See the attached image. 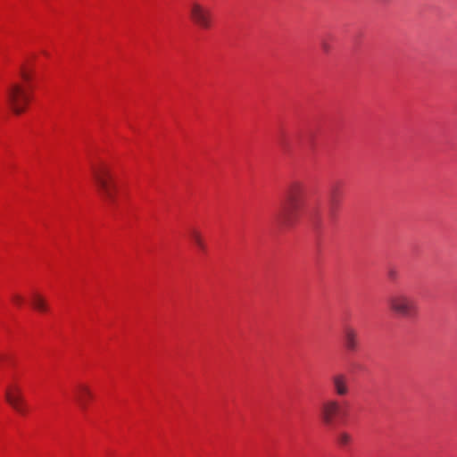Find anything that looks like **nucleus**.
<instances>
[{
  "label": "nucleus",
  "mask_w": 457,
  "mask_h": 457,
  "mask_svg": "<svg viewBox=\"0 0 457 457\" xmlns=\"http://www.w3.org/2000/svg\"><path fill=\"white\" fill-rule=\"evenodd\" d=\"M92 177L99 195L107 204L116 201L117 185L111 167L104 162L92 167Z\"/></svg>",
  "instance_id": "obj_1"
},
{
  "label": "nucleus",
  "mask_w": 457,
  "mask_h": 457,
  "mask_svg": "<svg viewBox=\"0 0 457 457\" xmlns=\"http://www.w3.org/2000/svg\"><path fill=\"white\" fill-rule=\"evenodd\" d=\"M303 186L298 182L289 185L279 219L285 226H291L296 220L303 204Z\"/></svg>",
  "instance_id": "obj_2"
},
{
  "label": "nucleus",
  "mask_w": 457,
  "mask_h": 457,
  "mask_svg": "<svg viewBox=\"0 0 457 457\" xmlns=\"http://www.w3.org/2000/svg\"><path fill=\"white\" fill-rule=\"evenodd\" d=\"M389 310L403 318L411 319L418 315L419 307L416 301L407 293L397 292L387 299Z\"/></svg>",
  "instance_id": "obj_3"
},
{
  "label": "nucleus",
  "mask_w": 457,
  "mask_h": 457,
  "mask_svg": "<svg viewBox=\"0 0 457 457\" xmlns=\"http://www.w3.org/2000/svg\"><path fill=\"white\" fill-rule=\"evenodd\" d=\"M6 104L13 113L19 115L25 112L30 96L26 88L20 83H11L5 91Z\"/></svg>",
  "instance_id": "obj_4"
},
{
  "label": "nucleus",
  "mask_w": 457,
  "mask_h": 457,
  "mask_svg": "<svg viewBox=\"0 0 457 457\" xmlns=\"http://www.w3.org/2000/svg\"><path fill=\"white\" fill-rule=\"evenodd\" d=\"M342 403L336 398H328L322 402L320 407V417L326 426H332L336 420L345 415Z\"/></svg>",
  "instance_id": "obj_5"
},
{
  "label": "nucleus",
  "mask_w": 457,
  "mask_h": 457,
  "mask_svg": "<svg viewBox=\"0 0 457 457\" xmlns=\"http://www.w3.org/2000/svg\"><path fill=\"white\" fill-rule=\"evenodd\" d=\"M191 21L202 29H209L212 26V14L210 8L203 4L193 1L188 6Z\"/></svg>",
  "instance_id": "obj_6"
},
{
  "label": "nucleus",
  "mask_w": 457,
  "mask_h": 457,
  "mask_svg": "<svg viewBox=\"0 0 457 457\" xmlns=\"http://www.w3.org/2000/svg\"><path fill=\"white\" fill-rule=\"evenodd\" d=\"M6 402L19 413L25 412V402L21 388L16 384H10L5 389Z\"/></svg>",
  "instance_id": "obj_7"
},
{
  "label": "nucleus",
  "mask_w": 457,
  "mask_h": 457,
  "mask_svg": "<svg viewBox=\"0 0 457 457\" xmlns=\"http://www.w3.org/2000/svg\"><path fill=\"white\" fill-rule=\"evenodd\" d=\"M331 386L336 395L345 397L350 393L349 378L345 373H337L331 377Z\"/></svg>",
  "instance_id": "obj_8"
},
{
  "label": "nucleus",
  "mask_w": 457,
  "mask_h": 457,
  "mask_svg": "<svg viewBox=\"0 0 457 457\" xmlns=\"http://www.w3.org/2000/svg\"><path fill=\"white\" fill-rule=\"evenodd\" d=\"M343 340L345 347L348 352L354 353L358 350L360 345L359 334L353 326L347 325L344 328Z\"/></svg>",
  "instance_id": "obj_9"
},
{
  "label": "nucleus",
  "mask_w": 457,
  "mask_h": 457,
  "mask_svg": "<svg viewBox=\"0 0 457 457\" xmlns=\"http://www.w3.org/2000/svg\"><path fill=\"white\" fill-rule=\"evenodd\" d=\"M92 397V392L86 385L80 384L77 386L75 398L81 408H86L87 402Z\"/></svg>",
  "instance_id": "obj_10"
},
{
  "label": "nucleus",
  "mask_w": 457,
  "mask_h": 457,
  "mask_svg": "<svg viewBox=\"0 0 457 457\" xmlns=\"http://www.w3.org/2000/svg\"><path fill=\"white\" fill-rule=\"evenodd\" d=\"M189 238L197 246L200 251L204 252L206 250V245L204 237L199 230L196 228H191L188 232Z\"/></svg>",
  "instance_id": "obj_11"
},
{
  "label": "nucleus",
  "mask_w": 457,
  "mask_h": 457,
  "mask_svg": "<svg viewBox=\"0 0 457 457\" xmlns=\"http://www.w3.org/2000/svg\"><path fill=\"white\" fill-rule=\"evenodd\" d=\"M31 304L38 312H46L48 311L46 300L39 294H34L32 295Z\"/></svg>",
  "instance_id": "obj_12"
},
{
  "label": "nucleus",
  "mask_w": 457,
  "mask_h": 457,
  "mask_svg": "<svg viewBox=\"0 0 457 457\" xmlns=\"http://www.w3.org/2000/svg\"><path fill=\"white\" fill-rule=\"evenodd\" d=\"M352 441V436L349 433L345 432V431H340L338 434H337V443L341 445V446H345L347 445H349Z\"/></svg>",
  "instance_id": "obj_13"
},
{
  "label": "nucleus",
  "mask_w": 457,
  "mask_h": 457,
  "mask_svg": "<svg viewBox=\"0 0 457 457\" xmlns=\"http://www.w3.org/2000/svg\"><path fill=\"white\" fill-rule=\"evenodd\" d=\"M20 73L22 79H24L26 82H29L30 80L31 75L28 71H26L24 66L21 68Z\"/></svg>",
  "instance_id": "obj_14"
},
{
  "label": "nucleus",
  "mask_w": 457,
  "mask_h": 457,
  "mask_svg": "<svg viewBox=\"0 0 457 457\" xmlns=\"http://www.w3.org/2000/svg\"><path fill=\"white\" fill-rule=\"evenodd\" d=\"M12 300L18 307H21L24 301L23 297L18 294L12 295Z\"/></svg>",
  "instance_id": "obj_15"
},
{
  "label": "nucleus",
  "mask_w": 457,
  "mask_h": 457,
  "mask_svg": "<svg viewBox=\"0 0 457 457\" xmlns=\"http://www.w3.org/2000/svg\"><path fill=\"white\" fill-rule=\"evenodd\" d=\"M388 277L391 278V279H395L397 278V272L396 270H390L388 271Z\"/></svg>",
  "instance_id": "obj_16"
},
{
  "label": "nucleus",
  "mask_w": 457,
  "mask_h": 457,
  "mask_svg": "<svg viewBox=\"0 0 457 457\" xmlns=\"http://www.w3.org/2000/svg\"><path fill=\"white\" fill-rule=\"evenodd\" d=\"M321 47L323 49L324 52L328 53L330 49V46L327 43V42H322L321 43Z\"/></svg>",
  "instance_id": "obj_17"
}]
</instances>
